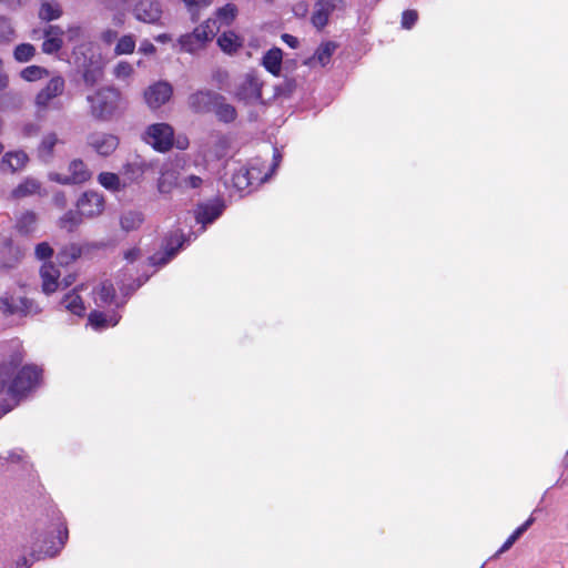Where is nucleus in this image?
<instances>
[{"instance_id": "1", "label": "nucleus", "mask_w": 568, "mask_h": 568, "mask_svg": "<svg viewBox=\"0 0 568 568\" xmlns=\"http://www.w3.org/2000/svg\"><path fill=\"white\" fill-rule=\"evenodd\" d=\"M92 114L97 118L110 116L119 106L121 93L112 88H105L88 98Z\"/></svg>"}, {"instance_id": "2", "label": "nucleus", "mask_w": 568, "mask_h": 568, "mask_svg": "<svg viewBox=\"0 0 568 568\" xmlns=\"http://www.w3.org/2000/svg\"><path fill=\"white\" fill-rule=\"evenodd\" d=\"M214 36L215 32L212 27V21L206 20L197 26L192 33L182 36L179 39V43L184 51L193 53L203 49Z\"/></svg>"}, {"instance_id": "3", "label": "nucleus", "mask_w": 568, "mask_h": 568, "mask_svg": "<svg viewBox=\"0 0 568 568\" xmlns=\"http://www.w3.org/2000/svg\"><path fill=\"white\" fill-rule=\"evenodd\" d=\"M65 81L62 77H53L48 84L39 91L34 99L38 113H43L54 105L57 98L62 95Z\"/></svg>"}, {"instance_id": "4", "label": "nucleus", "mask_w": 568, "mask_h": 568, "mask_svg": "<svg viewBox=\"0 0 568 568\" xmlns=\"http://www.w3.org/2000/svg\"><path fill=\"white\" fill-rule=\"evenodd\" d=\"M43 369L34 364H27L21 367L12 379L11 390H31L41 386Z\"/></svg>"}, {"instance_id": "5", "label": "nucleus", "mask_w": 568, "mask_h": 568, "mask_svg": "<svg viewBox=\"0 0 568 568\" xmlns=\"http://www.w3.org/2000/svg\"><path fill=\"white\" fill-rule=\"evenodd\" d=\"M145 141L160 152H166L173 144V129L166 123H155L148 128Z\"/></svg>"}, {"instance_id": "6", "label": "nucleus", "mask_w": 568, "mask_h": 568, "mask_svg": "<svg viewBox=\"0 0 568 568\" xmlns=\"http://www.w3.org/2000/svg\"><path fill=\"white\" fill-rule=\"evenodd\" d=\"M173 88L166 81H158L149 85L143 98L149 108L155 110L165 104L172 97Z\"/></svg>"}, {"instance_id": "7", "label": "nucleus", "mask_w": 568, "mask_h": 568, "mask_svg": "<svg viewBox=\"0 0 568 568\" xmlns=\"http://www.w3.org/2000/svg\"><path fill=\"white\" fill-rule=\"evenodd\" d=\"M77 207L84 217H93L103 212L104 199L98 192L88 191L79 197Z\"/></svg>"}, {"instance_id": "8", "label": "nucleus", "mask_w": 568, "mask_h": 568, "mask_svg": "<svg viewBox=\"0 0 568 568\" xmlns=\"http://www.w3.org/2000/svg\"><path fill=\"white\" fill-rule=\"evenodd\" d=\"M262 83L253 75L247 74L243 81L237 85L235 95L239 100L245 103H254L261 99Z\"/></svg>"}, {"instance_id": "9", "label": "nucleus", "mask_w": 568, "mask_h": 568, "mask_svg": "<svg viewBox=\"0 0 568 568\" xmlns=\"http://www.w3.org/2000/svg\"><path fill=\"white\" fill-rule=\"evenodd\" d=\"M343 3V0H318L312 14V23L322 30L328 22L331 13Z\"/></svg>"}, {"instance_id": "10", "label": "nucleus", "mask_w": 568, "mask_h": 568, "mask_svg": "<svg viewBox=\"0 0 568 568\" xmlns=\"http://www.w3.org/2000/svg\"><path fill=\"white\" fill-rule=\"evenodd\" d=\"M33 302L27 297H19L17 301L13 297H0V310L7 314H21L28 315L32 312Z\"/></svg>"}, {"instance_id": "11", "label": "nucleus", "mask_w": 568, "mask_h": 568, "mask_svg": "<svg viewBox=\"0 0 568 568\" xmlns=\"http://www.w3.org/2000/svg\"><path fill=\"white\" fill-rule=\"evenodd\" d=\"M134 12L136 19L148 23L158 22L162 14L160 4L155 0H141L135 6Z\"/></svg>"}, {"instance_id": "12", "label": "nucleus", "mask_w": 568, "mask_h": 568, "mask_svg": "<svg viewBox=\"0 0 568 568\" xmlns=\"http://www.w3.org/2000/svg\"><path fill=\"white\" fill-rule=\"evenodd\" d=\"M216 100H221V95H217L212 92L200 91L193 93L189 98V105L196 113H205L213 111L214 103Z\"/></svg>"}, {"instance_id": "13", "label": "nucleus", "mask_w": 568, "mask_h": 568, "mask_svg": "<svg viewBox=\"0 0 568 568\" xmlns=\"http://www.w3.org/2000/svg\"><path fill=\"white\" fill-rule=\"evenodd\" d=\"M90 145L99 154L108 156L116 150L119 139L113 134H95L90 138Z\"/></svg>"}, {"instance_id": "14", "label": "nucleus", "mask_w": 568, "mask_h": 568, "mask_svg": "<svg viewBox=\"0 0 568 568\" xmlns=\"http://www.w3.org/2000/svg\"><path fill=\"white\" fill-rule=\"evenodd\" d=\"M69 175L57 178L61 183H82L90 179V171L81 160H73L69 165Z\"/></svg>"}, {"instance_id": "15", "label": "nucleus", "mask_w": 568, "mask_h": 568, "mask_svg": "<svg viewBox=\"0 0 568 568\" xmlns=\"http://www.w3.org/2000/svg\"><path fill=\"white\" fill-rule=\"evenodd\" d=\"M40 274L42 278V291L45 294L55 292L60 285L58 282L60 276L59 270L52 263H47L41 267Z\"/></svg>"}, {"instance_id": "16", "label": "nucleus", "mask_w": 568, "mask_h": 568, "mask_svg": "<svg viewBox=\"0 0 568 568\" xmlns=\"http://www.w3.org/2000/svg\"><path fill=\"white\" fill-rule=\"evenodd\" d=\"M224 209V205L215 201L210 204H201L197 206L195 212V219L199 223L205 225L207 223L213 222L216 217H219Z\"/></svg>"}, {"instance_id": "17", "label": "nucleus", "mask_w": 568, "mask_h": 568, "mask_svg": "<svg viewBox=\"0 0 568 568\" xmlns=\"http://www.w3.org/2000/svg\"><path fill=\"white\" fill-rule=\"evenodd\" d=\"M336 48L337 44L333 41L322 43L315 51L314 55L304 61V64L314 67L315 63H318L320 65L325 67L329 62Z\"/></svg>"}, {"instance_id": "18", "label": "nucleus", "mask_w": 568, "mask_h": 568, "mask_svg": "<svg viewBox=\"0 0 568 568\" xmlns=\"http://www.w3.org/2000/svg\"><path fill=\"white\" fill-rule=\"evenodd\" d=\"M28 162V155L24 152H9L1 160V170L14 173L24 168Z\"/></svg>"}, {"instance_id": "19", "label": "nucleus", "mask_w": 568, "mask_h": 568, "mask_svg": "<svg viewBox=\"0 0 568 568\" xmlns=\"http://www.w3.org/2000/svg\"><path fill=\"white\" fill-rule=\"evenodd\" d=\"M26 398L27 393H0V419Z\"/></svg>"}, {"instance_id": "20", "label": "nucleus", "mask_w": 568, "mask_h": 568, "mask_svg": "<svg viewBox=\"0 0 568 568\" xmlns=\"http://www.w3.org/2000/svg\"><path fill=\"white\" fill-rule=\"evenodd\" d=\"M217 43L226 53L235 52L243 44L242 39L232 31L222 33L217 39Z\"/></svg>"}, {"instance_id": "21", "label": "nucleus", "mask_w": 568, "mask_h": 568, "mask_svg": "<svg viewBox=\"0 0 568 568\" xmlns=\"http://www.w3.org/2000/svg\"><path fill=\"white\" fill-rule=\"evenodd\" d=\"M39 190L40 183L36 180L29 179L19 184L14 190H12L11 197L13 200H20L26 196L37 194Z\"/></svg>"}, {"instance_id": "22", "label": "nucleus", "mask_w": 568, "mask_h": 568, "mask_svg": "<svg viewBox=\"0 0 568 568\" xmlns=\"http://www.w3.org/2000/svg\"><path fill=\"white\" fill-rule=\"evenodd\" d=\"M282 51L278 48H273L266 52L263 58V65L274 75L281 71Z\"/></svg>"}, {"instance_id": "23", "label": "nucleus", "mask_w": 568, "mask_h": 568, "mask_svg": "<svg viewBox=\"0 0 568 568\" xmlns=\"http://www.w3.org/2000/svg\"><path fill=\"white\" fill-rule=\"evenodd\" d=\"M182 185L179 183L178 172L175 170H168L162 173L159 183L158 189L161 193L168 194L170 193L175 186Z\"/></svg>"}, {"instance_id": "24", "label": "nucleus", "mask_w": 568, "mask_h": 568, "mask_svg": "<svg viewBox=\"0 0 568 568\" xmlns=\"http://www.w3.org/2000/svg\"><path fill=\"white\" fill-rule=\"evenodd\" d=\"M143 222V215L140 212L129 211L121 215L120 225L125 232L134 231L140 227Z\"/></svg>"}, {"instance_id": "25", "label": "nucleus", "mask_w": 568, "mask_h": 568, "mask_svg": "<svg viewBox=\"0 0 568 568\" xmlns=\"http://www.w3.org/2000/svg\"><path fill=\"white\" fill-rule=\"evenodd\" d=\"M213 111L224 122H231L236 118L235 108L226 103L223 97H221V100L215 101Z\"/></svg>"}, {"instance_id": "26", "label": "nucleus", "mask_w": 568, "mask_h": 568, "mask_svg": "<svg viewBox=\"0 0 568 568\" xmlns=\"http://www.w3.org/2000/svg\"><path fill=\"white\" fill-rule=\"evenodd\" d=\"M81 254L82 250L80 246L75 244H69L60 250L57 258L60 265H69L70 263L77 261Z\"/></svg>"}, {"instance_id": "27", "label": "nucleus", "mask_w": 568, "mask_h": 568, "mask_svg": "<svg viewBox=\"0 0 568 568\" xmlns=\"http://www.w3.org/2000/svg\"><path fill=\"white\" fill-rule=\"evenodd\" d=\"M62 14V9L59 3L43 2L39 10V18L44 21L59 19Z\"/></svg>"}, {"instance_id": "28", "label": "nucleus", "mask_w": 568, "mask_h": 568, "mask_svg": "<svg viewBox=\"0 0 568 568\" xmlns=\"http://www.w3.org/2000/svg\"><path fill=\"white\" fill-rule=\"evenodd\" d=\"M534 518L529 517L523 525H520L504 542L500 549L496 552V556L507 551L516 540L532 525Z\"/></svg>"}, {"instance_id": "29", "label": "nucleus", "mask_w": 568, "mask_h": 568, "mask_svg": "<svg viewBox=\"0 0 568 568\" xmlns=\"http://www.w3.org/2000/svg\"><path fill=\"white\" fill-rule=\"evenodd\" d=\"M37 214L32 211H26L23 212L18 222H17V229L20 233L28 234L33 231L34 225L37 223Z\"/></svg>"}, {"instance_id": "30", "label": "nucleus", "mask_w": 568, "mask_h": 568, "mask_svg": "<svg viewBox=\"0 0 568 568\" xmlns=\"http://www.w3.org/2000/svg\"><path fill=\"white\" fill-rule=\"evenodd\" d=\"M99 182L108 190L118 192L124 189L125 184L120 180V178L110 172L101 173L99 175Z\"/></svg>"}, {"instance_id": "31", "label": "nucleus", "mask_w": 568, "mask_h": 568, "mask_svg": "<svg viewBox=\"0 0 568 568\" xmlns=\"http://www.w3.org/2000/svg\"><path fill=\"white\" fill-rule=\"evenodd\" d=\"M62 303H63L64 307L73 314L81 315L84 312V306L82 304V300L75 293L68 294L63 298Z\"/></svg>"}, {"instance_id": "32", "label": "nucleus", "mask_w": 568, "mask_h": 568, "mask_svg": "<svg viewBox=\"0 0 568 568\" xmlns=\"http://www.w3.org/2000/svg\"><path fill=\"white\" fill-rule=\"evenodd\" d=\"M82 216L79 210L77 212L69 211L60 219V226L73 231L82 222Z\"/></svg>"}, {"instance_id": "33", "label": "nucleus", "mask_w": 568, "mask_h": 568, "mask_svg": "<svg viewBox=\"0 0 568 568\" xmlns=\"http://www.w3.org/2000/svg\"><path fill=\"white\" fill-rule=\"evenodd\" d=\"M36 49L29 43L19 44L14 50V58L20 62L29 61L34 55Z\"/></svg>"}, {"instance_id": "34", "label": "nucleus", "mask_w": 568, "mask_h": 568, "mask_svg": "<svg viewBox=\"0 0 568 568\" xmlns=\"http://www.w3.org/2000/svg\"><path fill=\"white\" fill-rule=\"evenodd\" d=\"M135 41L131 36L122 37L115 47L116 54H130L134 51Z\"/></svg>"}, {"instance_id": "35", "label": "nucleus", "mask_w": 568, "mask_h": 568, "mask_svg": "<svg viewBox=\"0 0 568 568\" xmlns=\"http://www.w3.org/2000/svg\"><path fill=\"white\" fill-rule=\"evenodd\" d=\"M58 143L55 133L45 135L40 144L39 151L42 156H50L53 152L54 145Z\"/></svg>"}, {"instance_id": "36", "label": "nucleus", "mask_w": 568, "mask_h": 568, "mask_svg": "<svg viewBox=\"0 0 568 568\" xmlns=\"http://www.w3.org/2000/svg\"><path fill=\"white\" fill-rule=\"evenodd\" d=\"M21 75L27 81H36V80H40V79L44 78L45 75H48V72L40 67L32 65V67L26 68L22 71Z\"/></svg>"}, {"instance_id": "37", "label": "nucleus", "mask_w": 568, "mask_h": 568, "mask_svg": "<svg viewBox=\"0 0 568 568\" xmlns=\"http://www.w3.org/2000/svg\"><path fill=\"white\" fill-rule=\"evenodd\" d=\"M98 294L102 303L110 304L115 297V290L112 284L103 283L100 286Z\"/></svg>"}, {"instance_id": "38", "label": "nucleus", "mask_w": 568, "mask_h": 568, "mask_svg": "<svg viewBox=\"0 0 568 568\" xmlns=\"http://www.w3.org/2000/svg\"><path fill=\"white\" fill-rule=\"evenodd\" d=\"M12 366L11 364H0V389H3L8 386L11 387L12 384Z\"/></svg>"}, {"instance_id": "39", "label": "nucleus", "mask_w": 568, "mask_h": 568, "mask_svg": "<svg viewBox=\"0 0 568 568\" xmlns=\"http://www.w3.org/2000/svg\"><path fill=\"white\" fill-rule=\"evenodd\" d=\"M237 8L234 4H226L219 9L217 17L222 19L226 24H230L236 17Z\"/></svg>"}, {"instance_id": "40", "label": "nucleus", "mask_w": 568, "mask_h": 568, "mask_svg": "<svg viewBox=\"0 0 568 568\" xmlns=\"http://www.w3.org/2000/svg\"><path fill=\"white\" fill-rule=\"evenodd\" d=\"M134 72L133 67L128 62H120L118 65H115L113 70V74L115 78L120 80H125L130 78Z\"/></svg>"}, {"instance_id": "41", "label": "nucleus", "mask_w": 568, "mask_h": 568, "mask_svg": "<svg viewBox=\"0 0 568 568\" xmlns=\"http://www.w3.org/2000/svg\"><path fill=\"white\" fill-rule=\"evenodd\" d=\"M62 47V39L59 37H45V41L42 44V50L45 53H54Z\"/></svg>"}, {"instance_id": "42", "label": "nucleus", "mask_w": 568, "mask_h": 568, "mask_svg": "<svg viewBox=\"0 0 568 568\" xmlns=\"http://www.w3.org/2000/svg\"><path fill=\"white\" fill-rule=\"evenodd\" d=\"M248 174L250 172L246 169H241L236 172L233 176L234 186L239 190L245 189L250 184Z\"/></svg>"}, {"instance_id": "43", "label": "nucleus", "mask_w": 568, "mask_h": 568, "mask_svg": "<svg viewBox=\"0 0 568 568\" xmlns=\"http://www.w3.org/2000/svg\"><path fill=\"white\" fill-rule=\"evenodd\" d=\"M13 34V29L10 22L0 17V42L9 41Z\"/></svg>"}, {"instance_id": "44", "label": "nucleus", "mask_w": 568, "mask_h": 568, "mask_svg": "<svg viewBox=\"0 0 568 568\" xmlns=\"http://www.w3.org/2000/svg\"><path fill=\"white\" fill-rule=\"evenodd\" d=\"M175 252L176 248L173 247L171 250L165 251V253L154 254L151 257V262L155 265L164 264L175 254Z\"/></svg>"}, {"instance_id": "45", "label": "nucleus", "mask_w": 568, "mask_h": 568, "mask_svg": "<svg viewBox=\"0 0 568 568\" xmlns=\"http://www.w3.org/2000/svg\"><path fill=\"white\" fill-rule=\"evenodd\" d=\"M52 247L45 242L38 244L36 247V255L40 260L49 258L52 256Z\"/></svg>"}, {"instance_id": "46", "label": "nucleus", "mask_w": 568, "mask_h": 568, "mask_svg": "<svg viewBox=\"0 0 568 568\" xmlns=\"http://www.w3.org/2000/svg\"><path fill=\"white\" fill-rule=\"evenodd\" d=\"M89 322L95 328L104 327L106 325V320L104 315L101 312L97 311L90 313Z\"/></svg>"}, {"instance_id": "47", "label": "nucleus", "mask_w": 568, "mask_h": 568, "mask_svg": "<svg viewBox=\"0 0 568 568\" xmlns=\"http://www.w3.org/2000/svg\"><path fill=\"white\" fill-rule=\"evenodd\" d=\"M101 78V70L100 69H93V70H87L83 73V79L87 84L94 85Z\"/></svg>"}, {"instance_id": "48", "label": "nucleus", "mask_w": 568, "mask_h": 568, "mask_svg": "<svg viewBox=\"0 0 568 568\" xmlns=\"http://www.w3.org/2000/svg\"><path fill=\"white\" fill-rule=\"evenodd\" d=\"M417 20V12L415 10H407L403 13L402 24L404 28L409 29Z\"/></svg>"}, {"instance_id": "49", "label": "nucleus", "mask_w": 568, "mask_h": 568, "mask_svg": "<svg viewBox=\"0 0 568 568\" xmlns=\"http://www.w3.org/2000/svg\"><path fill=\"white\" fill-rule=\"evenodd\" d=\"M6 458L10 463H24L27 456L23 450L14 449L9 452Z\"/></svg>"}, {"instance_id": "50", "label": "nucleus", "mask_w": 568, "mask_h": 568, "mask_svg": "<svg viewBox=\"0 0 568 568\" xmlns=\"http://www.w3.org/2000/svg\"><path fill=\"white\" fill-rule=\"evenodd\" d=\"M189 10L200 9L210 6L213 0H181Z\"/></svg>"}, {"instance_id": "51", "label": "nucleus", "mask_w": 568, "mask_h": 568, "mask_svg": "<svg viewBox=\"0 0 568 568\" xmlns=\"http://www.w3.org/2000/svg\"><path fill=\"white\" fill-rule=\"evenodd\" d=\"M293 12L296 17L304 18L308 12V7L305 2L301 1L294 4Z\"/></svg>"}, {"instance_id": "52", "label": "nucleus", "mask_w": 568, "mask_h": 568, "mask_svg": "<svg viewBox=\"0 0 568 568\" xmlns=\"http://www.w3.org/2000/svg\"><path fill=\"white\" fill-rule=\"evenodd\" d=\"M9 84V77L4 70L3 61L0 59V91L4 90Z\"/></svg>"}, {"instance_id": "53", "label": "nucleus", "mask_w": 568, "mask_h": 568, "mask_svg": "<svg viewBox=\"0 0 568 568\" xmlns=\"http://www.w3.org/2000/svg\"><path fill=\"white\" fill-rule=\"evenodd\" d=\"M62 34H63L62 29L57 27V26H49L44 30V37H59V38H61Z\"/></svg>"}, {"instance_id": "54", "label": "nucleus", "mask_w": 568, "mask_h": 568, "mask_svg": "<svg viewBox=\"0 0 568 568\" xmlns=\"http://www.w3.org/2000/svg\"><path fill=\"white\" fill-rule=\"evenodd\" d=\"M273 158H274V163L272 165L271 172H270V174L265 175L263 181H266L275 172V170L278 168V165L281 163L282 155L280 154V152L277 150L274 151Z\"/></svg>"}, {"instance_id": "55", "label": "nucleus", "mask_w": 568, "mask_h": 568, "mask_svg": "<svg viewBox=\"0 0 568 568\" xmlns=\"http://www.w3.org/2000/svg\"><path fill=\"white\" fill-rule=\"evenodd\" d=\"M118 38V33L111 29L102 33V39L105 43L111 44Z\"/></svg>"}, {"instance_id": "56", "label": "nucleus", "mask_w": 568, "mask_h": 568, "mask_svg": "<svg viewBox=\"0 0 568 568\" xmlns=\"http://www.w3.org/2000/svg\"><path fill=\"white\" fill-rule=\"evenodd\" d=\"M184 183L186 186L195 189L201 185L202 180L196 175H191L184 181Z\"/></svg>"}, {"instance_id": "57", "label": "nucleus", "mask_w": 568, "mask_h": 568, "mask_svg": "<svg viewBox=\"0 0 568 568\" xmlns=\"http://www.w3.org/2000/svg\"><path fill=\"white\" fill-rule=\"evenodd\" d=\"M282 39H283L284 42H286L293 49L298 45L297 38L291 36V34L285 33V34L282 36Z\"/></svg>"}, {"instance_id": "58", "label": "nucleus", "mask_w": 568, "mask_h": 568, "mask_svg": "<svg viewBox=\"0 0 568 568\" xmlns=\"http://www.w3.org/2000/svg\"><path fill=\"white\" fill-rule=\"evenodd\" d=\"M53 202L60 209H63L67 205L65 196L61 193H58L53 196Z\"/></svg>"}, {"instance_id": "59", "label": "nucleus", "mask_w": 568, "mask_h": 568, "mask_svg": "<svg viewBox=\"0 0 568 568\" xmlns=\"http://www.w3.org/2000/svg\"><path fill=\"white\" fill-rule=\"evenodd\" d=\"M138 256H139V250H136V248L129 250V251L125 253V255H124L125 260H128V261H130V262H132V261L136 260V258H138Z\"/></svg>"}, {"instance_id": "60", "label": "nucleus", "mask_w": 568, "mask_h": 568, "mask_svg": "<svg viewBox=\"0 0 568 568\" xmlns=\"http://www.w3.org/2000/svg\"><path fill=\"white\" fill-rule=\"evenodd\" d=\"M140 50L145 54H152L155 52V47L152 43H144Z\"/></svg>"}, {"instance_id": "61", "label": "nucleus", "mask_w": 568, "mask_h": 568, "mask_svg": "<svg viewBox=\"0 0 568 568\" xmlns=\"http://www.w3.org/2000/svg\"><path fill=\"white\" fill-rule=\"evenodd\" d=\"M74 275H68L67 277L63 278L62 283L64 287H68L74 282Z\"/></svg>"}, {"instance_id": "62", "label": "nucleus", "mask_w": 568, "mask_h": 568, "mask_svg": "<svg viewBox=\"0 0 568 568\" xmlns=\"http://www.w3.org/2000/svg\"><path fill=\"white\" fill-rule=\"evenodd\" d=\"M80 29L79 28H70L69 29V32L72 34V36H77L79 33Z\"/></svg>"}, {"instance_id": "63", "label": "nucleus", "mask_w": 568, "mask_h": 568, "mask_svg": "<svg viewBox=\"0 0 568 568\" xmlns=\"http://www.w3.org/2000/svg\"><path fill=\"white\" fill-rule=\"evenodd\" d=\"M158 40L164 42V41L169 40V37L166 34H161L158 37Z\"/></svg>"}, {"instance_id": "64", "label": "nucleus", "mask_w": 568, "mask_h": 568, "mask_svg": "<svg viewBox=\"0 0 568 568\" xmlns=\"http://www.w3.org/2000/svg\"><path fill=\"white\" fill-rule=\"evenodd\" d=\"M564 464L568 466V452L566 453L564 457Z\"/></svg>"}]
</instances>
